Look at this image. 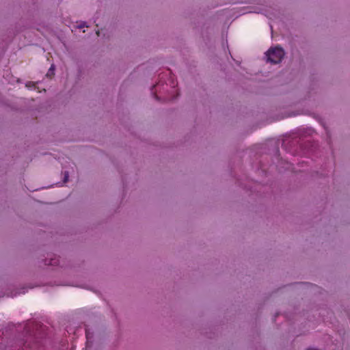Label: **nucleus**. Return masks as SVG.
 I'll return each mask as SVG.
<instances>
[{
	"mask_svg": "<svg viewBox=\"0 0 350 350\" xmlns=\"http://www.w3.org/2000/svg\"><path fill=\"white\" fill-rule=\"evenodd\" d=\"M265 55L267 62L272 64H278L280 62L284 57V52L281 47L276 46L270 49Z\"/></svg>",
	"mask_w": 350,
	"mask_h": 350,
	"instance_id": "f257e3e1",
	"label": "nucleus"
},
{
	"mask_svg": "<svg viewBox=\"0 0 350 350\" xmlns=\"http://www.w3.org/2000/svg\"><path fill=\"white\" fill-rule=\"evenodd\" d=\"M54 70H55V68H54V66L53 65H51V68H49L46 75L47 76H51V75H54Z\"/></svg>",
	"mask_w": 350,
	"mask_h": 350,
	"instance_id": "f03ea898",
	"label": "nucleus"
},
{
	"mask_svg": "<svg viewBox=\"0 0 350 350\" xmlns=\"http://www.w3.org/2000/svg\"><path fill=\"white\" fill-rule=\"evenodd\" d=\"M85 335H86V338H87V340L88 342L90 341V340L92 338V335H91V333L90 332L89 330L86 329L85 331Z\"/></svg>",
	"mask_w": 350,
	"mask_h": 350,
	"instance_id": "7ed1b4c3",
	"label": "nucleus"
},
{
	"mask_svg": "<svg viewBox=\"0 0 350 350\" xmlns=\"http://www.w3.org/2000/svg\"><path fill=\"white\" fill-rule=\"evenodd\" d=\"M68 172H65L64 173V183H66L68 181Z\"/></svg>",
	"mask_w": 350,
	"mask_h": 350,
	"instance_id": "20e7f679",
	"label": "nucleus"
},
{
	"mask_svg": "<svg viewBox=\"0 0 350 350\" xmlns=\"http://www.w3.org/2000/svg\"><path fill=\"white\" fill-rule=\"evenodd\" d=\"M31 85H32V86H35V84H34V83H31V82H29V83H27V84H26V86H27V87H28V88L31 87Z\"/></svg>",
	"mask_w": 350,
	"mask_h": 350,
	"instance_id": "39448f33",
	"label": "nucleus"
},
{
	"mask_svg": "<svg viewBox=\"0 0 350 350\" xmlns=\"http://www.w3.org/2000/svg\"><path fill=\"white\" fill-rule=\"evenodd\" d=\"M85 27V23H83V24H82V25H80L79 26V28H82V27Z\"/></svg>",
	"mask_w": 350,
	"mask_h": 350,
	"instance_id": "423d86ee",
	"label": "nucleus"
}]
</instances>
